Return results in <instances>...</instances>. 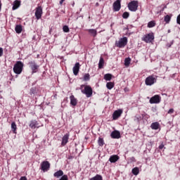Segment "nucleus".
I'll return each mask as SVG.
<instances>
[{
  "label": "nucleus",
  "instance_id": "obj_18",
  "mask_svg": "<svg viewBox=\"0 0 180 180\" xmlns=\"http://www.w3.org/2000/svg\"><path fill=\"white\" fill-rule=\"evenodd\" d=\"M39 124L36 121V120H32L30 123V127L31 129H36V127H39Z\"/></svg>",
  "mask_w": 180,
  "mask_h": 180
},
{
  "label": "nucleus",
  "instance_id": "obj_41",
  "mask_svg": "<svg viewBox=\"0 0 180 180\" xmlns=\"http://www.w3.org/2000/svg\"><path fill=\"white\" fill-rule=\"evenodd\" d=\"M176 22L178 25H180V14L177 16Z\"/></svg>",
  "mask_w": 180,
  "mask_h": 180
},
{
  "label": "nucleus",
  "instance_id": "obj_32",
  "mask_svg": "<svg viewBox=\"0 0 180 180\" xmlns=\"http://www.w3.org/2000/svg\"><path fill=\"white\" fill-rule=\"evenodd\" d=\"M164 20L166 23H169V22H171V16L169 15H167L165 16Z\"/></svg>",
  "mask_w": 180,
  "mask_h": 180
},
{
  "label": "nucleus",
  "instance_id": "obj_47",
  "mask_svg": "<svg viewBox=\"0 0 180 180\" xmlns=\"http://www.w3.org/2000/svg\"><path fill=\"white\" fill-rule=\"evenodd\" d=\"M165 8H167V6H165V7L162 9V11H160V12H164V10L165 9Z\"/></svg>",
  "mask_w": 180,
  "mask_h": 180
},
{
  "label": "nucleus",
  "instance_id": "obj_26",
  "mask_svg": "<svg viewBox=\"0 0 180 180\" xmlns=\"http://www.w3.org/2000/svg\"><path fill=\"white\" fill-rule=\"evenodd\" d=\"M113 86H115V84L112 82H109L106 84V87L108 89H112Z\"/></svg>",
  "mask_w": 180,
  "mask_h": 180
},
{
  "label": "nucleus",
  "instance_id": "obj_25",
  "mask_svg": "<svg viewBox=\"0 0 180 180\" xmlns=\"http://www.w3.org/2000/svg\"><path fill=\"white\" fill-rule=\"evenodd\" d=\"M132 174L133 175H139V172H140V169H139V167H134L132 169Z\"/></svg>",
  "mask_w": 180,
  "mask_h": 180
},
{
  "label": "nucleus",
  "instance_id": "obj_3",
  "mask_svg": "<svg viewBox=\"0 0 180 180\" xmlns=\"http://www.w3.org/2000/svg\"><path fill=\"white\" fill-rule=\"evenodd\" d=\"M127 38L126 37H124L120 39L118 41H115V46L119 49H124V47H126V46H127Z\"/></svg>",
  "mask_w": 180,
  "mask_h": 180
},
{
  "label": "nucleus",
  "instance_id": "obj_14",
  "mask_svg": "<svg viewBox=\"0 0 180 180\" xmlns=\"http://www.w3.org/2000/svg\"><path fill=\"white\" fill-rule=\"evenodd\" d=\"M70 139V134H65L63 138H62V142H61V146H65L67 143H68V139Z\"/></svg>",
  "mask_w": 180,
  "mask_h": 180
},
{
  "label": "nucleus",
  "instance_id": "obj_37",
  "mask_svg": "<svg viewBox=\"0 0 180 180\" xmlns=\"http://www.w3.org/2000/svg\"><path fill=\"white\" fill-rule=\"evenodd\" d=\"M129 16H130V14L128 12H124L122 14L123 19H127L129 18Z\"/></svg>",
  "mask_w": 180,
  "mask_h": 180
},
{
  "label": "nucleus",
  "instance_id": "obj_39",
  "mask_svg": "<svg viewBox=\"0 0 180 180\" xmlns=\"http://www.w3.org/2000/svg\"><path fill=\"white\" fill-rule=\"evenodd\" d=\"M172 44H174V41H172L171 43H169V44H167L166 46L168 49H169V47H171V46H172Z\"/></svg>",
  "mask_w": 180,
  "mask_h": 180
},
{
  "label": "nucleus",
  "instance_id": "obj_48",
  "mask_svg": "<svg viewBox=\"0 0 180 180\" xmlns=\"http://www.w3.org/2000/svg\"><path fill=\"white\" fill-rule=\"evenodd\" d=\"M168 33H171V30H168Z\"/></svg>",
  "mask_w": 180,
  "mask_h": 180
},
{
  "label": "nucleus",
  "instance_id": "obj_23",
  "mask_svg": "<svg viewBox=\"0 0 180 180\" xmlns=\"http://www.w3.org/2000/svg\"><path fill=\"white\" fill-rule=\"evenodd\" d=\"M89 180H103L101 174H96L95 176L90 178Z\"/></svg>",
  "mask_w": 180,
  "mask_h": 180
},
{
  "label": "nucleus",
  "instance_id": "obj_30",
  "mask_svg": "<svg viewBox=\"0 0 180 180\" xmlns=\"http://www.w3.org/2000/svg\"><path fill=\"white\" fill-rule=\"evenodd\" d=\"M104 79H105V81H110L112 79V75L105 74L104 75Z\"/></svg>",
  "mask_w": 180,
  "mask_h": 180
},
{
  "label": "nucleus",
  "instance_id": "obj_27",
  "mask_svg": "<svg viewBox=\"0 0 180 180\" xmlns=\"http://www.w3.org/2000/svg\"><path fill=\"white\" fill-rule=\"evenodd\" d=\"M15 30L16 32V33H22V25H16Z\"/></svg>",
  "mask_w": 180,
  "mask_h": 180
},
{
  "label": "nucleus",
  "instance_id": "obj_16",
  "mask_svg": "<svg viewBox=\"0 0 180 180\" xmlns=\"http://www.w3.org/2000/svg\"><path fill=\"white\" fill-rule=\"evenodd\" d=\"M70 105H72V106H77V103H78V101H77V98H75L74 95L70 96Z\"/></svg>",
  "mask_w": 180,
  "mask_h": 180
},
{
  "label": "nucleus",
  "instance_id": "obj_6",
  "mask_svg": "<svg viewBox=\"0 0 180 180\" xmlns=\"http://www.w3.org/2000/svg\"><path fill=\"white\" fill-rule=\"evenodd\" d=\"M142 40L146 43H151L154 40V34H147L144 35Z\"/></svg>",
  "mask_w": 180,
  "mask_h": 180
},
{
  "label": "nucleus",
  "instance_id": "obj_9",
  "mask_svg": "<svg viewBox=\"0 0 180 180\" xmlns=\"http://www.w3.org/2000/svg\"><path fill=\"white\" fill-rule=\"evenodd\" d=\"M29 65L32 71V74L37 72V70H39V65H37L36 62L30 61V62H29Z\"/></svg>",
  "mask_w": 180,
  "mask_h": 180
},
{
  "label": "nucleus",
  "instance_id": "obj_34",
  "mask_svg": "<svg viewBox=\"0 0 180 180\" xmlns=\"http://www.w3.org/2000/svg\"><path fill=\"white\" fill-rule=\"evenodd\" d=\"M63 30L65 33H68L70 32V27L68 25H65L63 27Z\"/></svg>",
  "mask_w": 180,
  "mask_h": 180
},
{
  "label": "nucleus",
  "instance_id": "obj_49",
  "mask_svg": "<svg viewBox=\"0 0 180 180\" xmlns=\"http://www.w3.org/2000/svg\"><path fill=\"white\" fill-rule=\"evenodd\" d=\"M96 6H98V5H99V4L96 3Z\"/></svg>",
  "mask_w": 180,
  "mask_h": 180
},
{
  "label": "nucleus",
  "instance_id": "obj_38",
  "mask_svg": "<svg viewBox=\"0 0 180 180\" xmlns=\"http://www.w3.org/2000/svg\"><path fill=\"white\" fill-rule=\"evenodd\" d=\"M174 111H175V110H174V108H170V109L168 110L167 113H168V115H172V113H174Z\"/></svg>",
  "mask_w": 180,
  "mask_h": 180
},
{
  "label": "nucleus",
  "instance_id": "obj_40",
  "mask_svg": "<svg viewBox=\"0 0 180 180\" xmlns=\"http://www.w3.org/2000/svg\"><path fill=\"white\" fill-rule=\"evenodd\" d=\"M4 56V49L0 48V57H2Z\"/></svg>",
  "mask_w": 180,
  "mask_h": 180
},
{
  "label": "nucleus",
  "instance_id": "obj_10",
  "mask_svg": "<svg viewBox=\"0 0 180 180\" xmlns=\"http://www.w3.org/2000/svg\"><path fill=\"white\" fill-rule=\"evenodd\" d=\"M112 8H113L114 12H119V11H120V8H122L120 0L115 1L112 4Z\"/></svg>",
  "mask_w": 180,
  "mask_h": 180
},
{
  "label": "nucleus",
  "instance_id": "obj_36",
  "mask_svg": "<svg viewBox=\"0 0 180 180\" xmlns=\"http://www.w3.org/2000/svg\"><path fill=\"white\" fill-rule=\"evenodd\" d=\"M155 26V22L150 21L148 23V27H154Z\"/></svg>",
  "mask_w": 180,
  "mask_h": 180
},
{
  "label": "nucleus",
  "instance_id": "obj_45",
  "mask_svg": "<svg viewBox=\"0 0 180 180\" xmlns=\"http://www.w3.org/2000/svg\"><path fill=\"white\" fill-rule=\"evenodd\" d=\"M131 161H136V158H134V157H131Z\"/></svg>",
  "mask_w": 180,
  "mask_h": 180
},
{
  "label": "nucleus",
  "instance_id": "obj_2",
  "mask_svg": "<svg viewBox=\"0 0 180 180\" xmlns=\"http://www.w3.org/2000/svg\"><path fill=\"white\" fill-rule=\"evenodd\" d=\"M23 65L24 64L22 63V61H17L13 68L15 74H22V71H23Z\"/></svg>",
  "mask_w": 180,
  "mask_h": 180
},
{
  "label": "nucleus",
  "instance_id": "obj_33",
  "mask_svg": "<svg viewBox=\"0 0 180 180\" xmlns=\"http://www.w3.org/2000/svg\"><path fill=\"white\" fill-rule=\"evenodd\" d=\"M84 81H89V79H91V76L89 75V73L85 74L84 75V78H83Z\"/></svg>",
  "mask_w": 180,
  "mask_h": 180
},
{
  "label": "nucleus",
  "instance_id": "obj_19",
  "mask_svg": "<svg viewBox=\"0 0 180 180\" xmlns=\"http://www.w3.org/2000/svg\"><path fill=\"white\" fill-rule=\"evenodd\" d=\"M160 123L158 122H153L150 125V128L152 129V130H158V129H160Z\"/></svg>",
  "mask_w": 180,
  "mask_h": 180
},
{
  "label": "nucleus",
  "instance_id": "obj_4",
  "mask_svg": "<svg viewBox=\"0 0 180 180\" xmlns=\"http://www.w3.org/2000/svg\"><path fill=\"white\" fill-rule=\"evenodd\" d=\"M157 82V76L155 75H150L145 79V84L147 86H151V85H154Z\"/></svg>",
  "mask_w": 180,
  "mask_h": 180
},
{
  "label": "nucleus",
  "instance_id": "obj_11",
  "mask_svg": "<svg viewBox=\"0 0 180 180\" xmlns=\"http://www.w3.org/2000/svg\"><path fill=\"white\" fill-rule=\"evenodd\" d=\"M150 103H160L161 102V96L160 95H155L150 98L149 101Z\"/></svg>",
  "mask_w": 180,
  "mask_h": 180
},
{
  "label": "nucleus",
  "instance_id": "obj_31",
  "mask_svg": "<svg viewBox=\"0 0 180 180\" xmlns=\"http://www.w3.org/2000/svg\"><path fill=\"white\" fill-rule=\"evenodd\" d=\"M98 146L100 147H103V144H105V141H103V139H102V138L98 139Z\"/></svg>",
  "mask_w": 180,
  "mask_h": 180
},
{
  "label": "nucleus",
  "instance_id": "obj_7",
  "mask_svg": "<svg viewBox=\"0 0 180 180\" xmlns=\"http://www.w3.org/2000/svg\"><path fill=\"white\" fill-rule=\"evenodd\" d=\"M41 169L43 172H46L50 169V162L49 161H44L41 163Z\"/></svg>",
  "mask_w": 180,
  "mask_h": 180
},
{
  "label": "nucleus",
  "instance_id": "obj_5",
  "mask_svg": "<svg viewBox=\"0 0 180 180\" xmlns=\"http://www.w3.org/2000/svg\"><path fill=\"white\" fill-rule=\"evenodd\" d=\"M139 8V1H131L128 4V8L131 12H136Z\"/></svg>",
  "mask_w": 180,
  "mask_h": 180
},
{
  "label": "nucleus",
  "instance_id": "obj_35",
  "mask_svg": "<svg viewBox=\"0 0 180 180\" xmlns=\"http://www.w3.org/2000/svg\"><path fill=\"white\" fill-rule=\"evenodd\" d=\"M30 95H36V94H37L36 88L30 89Z\"/></svg>",
  "mask_w": 180,
  "mask_h": 180
},
{
  "label": "nucleus",
  "instance_id": "obj_13",
  "mask_svg": "<svg viewBox=\"0 0 180 180\" xmlns=\"http://www.w3.org/2000/svg\"><path fill=\"white\" fill-rule=\"evenodd\" d=\"M81 67V65H79V63H76L72 68L73 74L74 75H78V72H79V68Z\"/></svg>",
  "mask_w": 180,
  "mask_h": 180
},
{
  "label": "nucleus",
  "instance_id": "obj_46",
  "mask_svg": "<svg viewBox=\"0 0 180 180\" xmlns=\"http://www.w3.org/2000/svg\"><path fill=\"white\" fill-rule=\"evenodd\" d=\"M1 9H2V3H1V0H0V12H1Z\"/></svg>",
  "mask_w": 180,
  "mask_h": 180
},
{
  "label": "nucleus",
  "instance_id": "obj_17",
  "mask_svg": "<svg viewBox=\"0 0 180 180\" xmlns=\"http://www.w3.org/2000/svg\"><path fill=\"white\" fill-rule=\"evenodd\" d=\"M112 139H120V132L119 131H113L111 133Z\"/></svg>",
  "mask_w": 180,
  "mask_h": 180
},
{
  "label": "nucleus",
  "instance_id": "obj_44",
  "mask_svg": "<svg viewBox=\"0 0 180 180\" xmlns=\"http://www.w3.org/2000/svg\"><path fill=\"white\" fill-rule=\"evenodd\" d=\"M64 1H65V0H60L59 2L60 5H62V4L64 2Z\"/></svg>",
  "mask_w": 180,
  "mask_h": 180
},
{
  "label": "nucleus",
  "instance_id": "obj_20",
  "mask_svg": "<svg viewBox=\"0 0 180 180\" xmlns=\"http://www.w3.org/2000/svg\"><path fill=\"white\" fill-rule=\"evenodd\" d=\"M63 175H64L63 170H58L53 174V176L56 178H60V176H63Z\"/></svg>",
  "mask_w": 180,
  "mask_h": 180
},
{
  "label": "nucleus",
  "instance_id": "obj_28",
  "mask_svg": "<svg viewBox=\"0 0 180 180\" xmlns=\"http://www.w3.org/2000/svg\"><path fill=\"white\" fill-rule=\"evenodd\" d=\"M131 61V59L130 58H127L124 60V65L126 67H129V65H130V63Z\"/></svg>",
  "mask_w": 180,
  "mask_h": 180
},
{
  "label": "nucleus",
  "instance_id": "obj_43",
  "mask_svg": "<svg viewBox=\"0 0 180 180\" xmlns=\"http://www.w3.org/2000/svg\"><path fill=\"white\" fill-rule=\"evenodd\" d=\"M19 180H27V178L26 176H22Z\"/></svg>",
  "mask_w": 180,
  "mask_h": 180
},
{
  "label": "nucleus",
  "instance_id": "obj_24",
  "mask_svg": "<svg viewBox=\"0 0 180 180\" xmlns=\"http://www.w3.org/2000/svg\"><path fill=\"white\" fill-rule=\"evenodd\" d=\"M105 60H103V58L101 57L98 63V68H103Z\"/></svg>",
  "mask_w": 180,
  "mask_h": 180
},
{
  "label": "nucleus",
  "instance_id": "obj_21",
  "mask_svg": "<svg viewBox=\"0 0 180 180\" xmlns=\"http://www.w3.org/2000/svg\"><path fill=\"white\" fill-rule=\"evenodd\" d=\"M88 32L91 36H93V37H96V34H98L97 31L95 29H89L88 30Z\"/></svg>",
  "mask_w": 180,
  "mask_h": 180
},
{
  "label": "nucleus",
  "instance_id": "obj_12",
  "mask_svg": "<svg viewBox=\"0 0 180 180\" xmlns=\"http://www.w3.org/2000/svg\"><path fill=\"white\" fill-rule=\"evenodd\" d=\"M122 113H123L122 110H115L112 114L113 120H117L122 116Z\"/></svg>",
  "mask_w": 180,
  "mask_h": 180
},
{
  "label": "nucleus",
  "instance_id": "obj_22",
  "mask_svg": "<svg viewBox=\"0 0 180 180\" xmlns=\"http://www.w3.org/2000/svg\"><path fill=\"white\" fill-rule=\"evenodd\" d=\"M119 160V156L117 155H112L109 158V161L110 162H116Z\"/></svg>",
  "mask_w": 180,
  "mask_h": 180
},
{
  "label": "nucleus",
  "instance_id": "obj_15",
  "mask_svg": "<svg viewBox=\"0 0 180 180\" xmlns=\"http://www.w3.org/2000/svg\"><path fill=\"white\" fill-rule=\"evenodd\" d=\"M20 6V1L15 0L13 3L12 9L13 11H16V9H18V8H19Z\"/></svg>",
  "mask_w": 180,
  "mask_h": 180
},
{
  "label": "nucleus",
  "instance_id": "obj_42",
  "mask_svg": "<svg viewBox=\"0 0 180 180\" xmlns=\"http://www.w3.org/2000/svg\"><path fill=\"white\" fill-rule=\"evenodd\" d=\"M163 148H164V144L162 143L161 145L159 146V149L162 150Z\"/></svg>",
  "mask_w": 180,
  "mask_h": 180
},
{
  "label": "nucleus",
  "instance_id": "obj_8",
  "mask_svg": "<svg viewBox=\"0 0 180 180\" xmlns=\"http://www.w3.org/2000/svg\"><path fill=\"white\" fill-rule=\"evenodd\" d=\"M42 15H43V8H41V6H39L36 8V11H35V17L37 18V20L41 18Z\"/></svg>",
  "mask_w": 180,
  "mask_h": 180
},
{
  "label": "nucleus",
  "instance_id": "obj_1",
  "mask_svg": "<svg viewBox=\"0 0 180 180\" xmlns=\"http://www.w3.org/2000/svg\"><path fill=\"white\" fill-rule=\"evenodd\" d=\"M80 89L82 91V94L86 95L87 98H91V96H92V88L91 86H85L82 84L80 86Z\"/></svg>",
  "mask_w": 180,
  "mask_h": 180
},
{
  "label": "nucleus",
  "instance_id": "obj_29",
  "mask_svg": "<svg viewBox=\"0 0 180 180\" xmlns=\"http://www.w3.org/2000/svg\"><path fill=\"white\" fill-rule=\"evenodd\" d=\"M16 129H18V127L16 126V123L12 122L11 123V129L13 131V133H15V134H16Z\"/></svg>",
  "mask_w": 180,
  "mask_h": 180
}]
</instances>
